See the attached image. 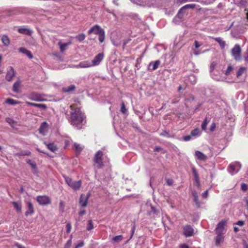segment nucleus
I'll use <instances>...</instances> for the list:
<instances>
[{
  "label": "nucleus",
  "mask_w": 248,
  "mask_h": 248,
  "mask_svg": "<svg viewBox=\"0 0 248 248\" xmlns=\"http://www.w3.org/2000/svg\"><path fill=\"white\" fill-rule=\"evenodd\" d=\"M70 110L65 113L66 117L70 124L73 126H77L81 124L84 119L80 108L77 104H73L70 106Z\"/></svg>",
  "instance_id": "1"
},
{
  "label": "nucleus",
  "mask_w": 248,
  "mask_h": 248,
  "mask_svg": "<svg viewBox=\"0 0 248 248\" xmlns=\"http://www.w3.org/2000/svg\"><path fill=\"white\" fill-rule=\"evenodd\" d=\"M66 183L72 188L77 190L80 188L82 182L80 180L73 181L72 179L69 177L63 176Z\"/></svg>",
  "instance_id": "2"
},
{
  "label": "nucleus",
  "mask_w": 248,
  "mask_h": 248,
  "mask_svg": "<svg viewBox=\"0 0 248 248\" xmlns=\"http://www.w3.org/2000/svg\"><path fill=\"white\" fill-rule=\"evenodd\" d=\"M103 157V153L101 151H97L94 155L93 160L98 169H102L104 166Z\"/></svg>",
  "instance_id": "3"
},
{
  "label": "nucleus",
  "mask_w": 248,
  "mask_h": 248,
  "mask_svg": "<svg viewBox=\"0 0 248 248\" xmlns=\"http://www.w3.org/2000/svg\"><path fill=\"white\" fill-rule=\"evenodd\" d=\"M241 48L239 45H235L231 50V54L234 59L236 61L241 60Z\"/></svg>",
  "instance_id": "4"
},
{
  "label": "nucleus",
  "mask_w": 248,
  "mask_h": 248,
  "mask_svg": "<svg viewBox=\"0 0 248 248\" xmlns=\"http://www.w3.org/2000/svg\"><path fill=\"white\" fill-rule=\"evenodd\" d=\"M36 201L40 205H48L51 203V199L47 196H38L36 197Z\"/></svg>",
  "instance_id": "5"
},
{
  "label": "nucleus",
  "mask_w": 248,
  "mask_h": 248,
  "mask_svg": "<svg viewBox=\"0 0 248 248\" xmlns=\"http://www.w3.org/2000/svg\"><path fill=\"white\" fill-rule=\"evenodd\" d=\"M90 195V194L89 193H88L87 195L84 194H81L79 200V203L82 207L84 208L87 206Z\"/></svg>",
  "instance_id": "6"
},
{
  "label": "nucleus",
  "mask_w": 248,
  "mask_h": 248,
  "mask_svg": "<svg viewBox=\"0 0 248 248\" xmlns=\"http://www.w3.org/2000/svg\"><path fill=\"white\" fill-rule=\"evenodd\" d=\"M195 5L194 4H186L184 6H183L179 11L178 13L177 14L179 18H182L184 16V15L186 13V10L188 8L193 9L195 8Z\"/></svg>",
  "instance_id": "7"
},
{
  "label": "nucleus",
  "mask_w": 248,
  "mask_h": 248,
  "mask_svg": "<svg viewBox=\"0 0 248 248\" xmlns=\"http://www.w3.org/2000/svg\"><path fill=\"white\" fill-rule=\"evenodd\" d=\"M183 234L186 237H190L194 234V230L189 225H186L183 227Z\"/></svg>",
  "instance_id": "8"
},
{
  "label": "nucleus",
  "mask_w": 248,
  "mask_h": 248,
  "mask_svg": "<svg viewBox=\"0 0 248 248\" xmlns=\"http://www.w3.org/2000/svg\"><path fill=\"white\" fill-rule=\"evenodd\" d=\"M104 30L101 29V27L98 25H95L93 26L88 31V34L90 35L92 33H93L94 34H99L102 31H103Z\"/></svg>",
  "instance_id": "9"
},
{
  "label": "nucleus",
  "mask_w": 248,
  "mask_h": 248,
  "mask_svg": "<svg viewBox=\"0 0 248 248\" xmlns=\"http://www.w3.org/2000/svg\"><path fill=\"white\" fill-rule=\"evenodd\" d=\"M16 73L12 67H10L6 74L5 78L8 81H11L15 76Z\"/></svg>",
  "instance_id": "10"
},
{
  "label": "nucleus",
  "mask_w": 248,
  "mask_h": 248,
  "mask_svg": "<svg viewBox=\"0 0 248 248\" xmlns=\"http://www.w3.org/2000/svg\"><path fill=\"white\" fill-rule=\"evenodd\" d=\"M104 54L102 53H99L94 58L92 61V65L93 66L98 65L104 59Z\"/></svg>",
  "instance_id": "11"
},
{
  "label": "nucleus",
  "mask_w": 248,
  "mask_h": 248,
  "mask_svg": "<svg viewBox=\"0 0 248 248\" xmlns=\"http://www.w3.org/2000/svg\"><path fill=\"white\" fill-rule=\"evenodd\" d=\"M30 99L35 101H44L46 100L41 94L37 93L31 94Z\"/></svg>",
  "instance_id": "12"
},
{
  "label": "nucleus",
  "mask_w": 248,
  "mask_h": 248,
  "mask_svg": "<svg viewBox=\"0 0 248 248\" xmlns=\"http://www.w3.org/2000/svg\"><path fill=\"white\" fill-rule=\"evenodd\" d=\"M48 130V124L46 122L42 123L39 128V132L43 135L46 134Z\"/></svg>",
  "instance_id": "13"
},
{
  "label": "nucleus",
  "mask_w": 248,
  "mask_h": 248,
  "mask_svg": "<svg viewBox=\"0 0 248 248\" xmlns=\"http://www.w3.org/2000/svg\"><path fill=\"white\" fill-rule=\"evenodd\" d=\"M226 223V221L222 220L217 224L216 229L217 233H222Z\"/></svg>",
  "instance_id": "14"
},
{
  "label": "nucleus",
  "mask_w": 248,
  "mask_h": 248,
  "mask_svg": "<svg viewBox=\"0 0 248 248\" xmlns=\"http://www.w3.org/2000/svg\"><path fill=\"white\" fill-rule=\"evenodd\" d=\"M160 63L161 62L159 60H156L155 62H151L149 64L148 68L150 69L151 71L155 70L158 68Z\"/></svg>",
  "instance_id": "15"
},
{
  "label": "nucleus",
  "mask_w": 248,
  "mask_h": 248,
  "mask_svg": "<svg viewBox=\"0 0 248 248\" xmlns=\"http://www.w3.org/2000/svg\"><path fill=\"white\" fill-rule=\"evenodd\" d=\"M18 32L20 33L28 35H31L32 33L31 30L24 27L19 28L18 29Z\"/></svg>",
  "instance_id": "16"
},
{
  "label": "nucleus",
  "mask_w": 248,
  "mask_h": 248,
  "mask_svg": "<svg viewBox=\"0 0 248 248\" xmlns=\"http://www.w3.org/2000/svg\"><path fill=\"white\" fill-rule=\"evenodd\" d=\"M27 205L28 210L25 213L26 216L31 215L34 213V208L32 203L31 202H28Z\"/></svg>",
  "instance_id": "17"
},
{
  "label": "nucleus",
  "mask_w": 248,
  "mask_h": 248,
  "mask_svg": "<svg viewBox=\"0 0 248 248\" xmlns=\"http://www.w3.org/2000/svg\"><path fill=\"white\" fill-rule=\"evenodd\" d=\"M93 66L92 63H91L90 62L88 61L81 62L79 63V64L77 65V67L80 68H87Z\"/></svg>",
  "instance_id": "18"
},
{
  "label": "nucleus",
  "mask_w": 248,
  "mask_h": 248,
  "mask_svg": "<svg viewBox=\"0 0 248 248\" xmlns=\"http://www.w3.org/2000/svg\"><path fill=\"white\" fill-rule=\"evenodd\" d=\"M19 51L20 52L26 55L30 59H32L33 55L31 54V52L27 50L25 48L22 47H20L19 49Z\"/></svg>",
  "instance_id": "19"
},
{
  "label": "nucleus",
  "mask_w": 248,
  "mask_h": 248,
  "mask_svg": "<svg viewBox=\"0 0 248 248\" xmlns=\"http://www.w3.org/2000/svg\"><path fill=\"white\" fill-rule=\"evenodd\" d=\"M195 156L200 160L205 161L207 159V156L201 151H197L195 152Z\"/></svg>",
  "instance_id": "20"
},
{
  "label": "nucleus",
  "mask_w": 248,
  "mask_h": 248,
  "mask_svg": "<svg viewBox=\"0 0 248 248\" xmlns=\"http://www.w3.org/2000/svg\"><path fill=\"white\" fill-rule=\"evenodd\" d=\"M44 143L46 145L48 149H49L50 151H52V152H55L58 149L57 146L53 143H50L47 144L45 142H44Z\"/></svg>",
  "instance_id": "21"
},
{
  "label": "nucleus",
  "mask_w": 248,
  "mask_h": 248,
  "mask_svg": "<svg viewBox=\"0 0 248 248\" xmlns=\"http://www.w3.org/2000/svg\"><path fill=\"white\" fill-rule=\"evenodd\" d=\"M21 86V83L19 80L16 81L13 85V91L14 92L18 93L20 92V88Z\"/></svg>",
  "instance_id": "22"
},
{
  "label": "nucleus",
  "mask_w": 248,
  "mask_h": 248,
  "mask_svg": "<svg viewBox=\"0 0 248 248\" xmlns=\"http://www.w3.org/2000/svg\"><path fill=\"white\" fill-rule=\"evenodd\" d=\"M213 38L219 44L220 47L222 49H223L225 47V46L226 45V43L224 40H222V39L221 38H220V37L213 38Z\"/></svg>",
  "instance_id": "23"
},
{
  "label": "nucleus",
  "mask_w": 248,
  "mask_h": 248,
  "mask_svg": "<svg viewBox=\"0 0 248 248\" xmlns=\"http://www.w3.org/2000/svg\"><path fill=\"white\" fill-rule=\"evenodd\" d=\"M1 41L4 45L8 46L9 45L10 41L9 37L6 35H3L1 37Z\"/></svg>",
  "instance_id": "24"
},
{
  "label": "nucleus",
  "mask_w": 248,
  "mask_h": 248,
  "mask_svg": "<svg viewBox=\"0 0 248 248\" xmlns=\"http://www.w3.org/2000/svg\"><path fill=\"white\" fill-rule=\"evenodd\" d=\"M75 89H76V86L75 85H70V86H69L68 87L62 88V91L64 93H69L70 92L75 90Z\"/></svg>",
  "instance_id": "25"
},
{
  "label": "nucleus",
  "mask_w": 248,
  "mask_h": 248,
  "mask_svg": "<svg viewBox=\"0 0 248 248\" xmlns=\"http://www.w3.org/2000/svg\"><path fill=\"white\" fill-rule=\"evenodd\" d=\"M239 167V165L238 164H236V165H232V164H230L229 165V169H230V172L233 174H234V173H236L238 170H236V169L237 168H238Z\"/></svg>",
  "instance_id": "26"
},
{
  "label": "nucleus",
  "mask_w": 248,
  "mask_h": 248,
  "mask_svg": "<svg viewBox=\"0 0 248 248\" xmlns=\"http://www.w3.org/2000/svg\"><path fill=\"white\" fill-rule=\"evenodd\" d=\"M215 239L216 245H219L223 239L222 233H217V235L216 236Z\"/></svg>",
  "instance_id": "27"
},
{
  "label": "nucleus",
  "mask_w": 248,
  "mask_h": 248,
  "mask_svg": "<svg viewBox=\"0 0 248 248\" xmlns=\"http://www.w3.org/2000/svg\"><path fill=\"white\" fill-rule=\"evenodd\" d=\"M70 44L71 43L62 44L61 43V42H59L58 43V45L60 46V51L61 52H63L65 50L66 47Z\"/></svg>",
  "instance_id": "28"
},
{
  "label": "nucleus",
  "mask_w": 248,
  "mask_h": 248,
  "mask_svg": "<svg viewBox=\"0 0 248 248\" xmlns=\"http://www.w3.org/2000/svg\"><path fill=\"white\" fill-rule=\"evenodd\" d=\"M98 35V39L100 43H103L105 41V32L104 30L102 31Z\"/></svg>",
  "instance_id": "29"
},
{
  "label": "nucleus",
  "mask_w": 248,
  "mask_h": 248,
  "mask_svg": "<svg viewBox=\"0 0 248 248\" xmlns=\"http://www.w3.org/2000/svg\"><path fill=\"white\" fill-rule=\"evenodd\" d=\"M246 70L245 67H241L236 73V77L239 78Z\"/></svg>",
  "instance_id": "30"
},
{
  "label": "nucleus",
  "mask_w": 248,
  "mask_h": 248,
  "mask_svg": "<svg viewBox=\"0 0 248 248\" xmlns=\"http://www.w3.org/2000/svg\"><path fill=\"white\" fill-rule=\"evenodd\" d=\"M13 205L17 212L21 211L22 206L20 203L16 202H13Z\"/></svg>",
  "instance_id": "31"
},
{
  "label": "nucleus",
  "mask_w": 248,
  "mask_h": 248,
  "mask_svg": "<svg viewBox=\"0 0 248 248\" xmlns=\"http://www.w3.org/2000/svg\"><path fill=\"white\" fill-rule=\"evenodd\" d=\"M192 196L193 197L194 201L196 203V204L197 205L199 206L200 202L198 201V196L197 193L196 192V191H192Z\"/></svg>",
  "instance_id": "32"
},
{
  "label": "nucleus",
  "mask_w": 248,
  "mask_h": 248,
  "mask_svg": "<svg viewBox=\"0 0 248 248\" xmlns=\"http://www.w3.org/2000/svg\"><path fill=\"white\" fill-rule=\"evenodd\" d=\"M5 102L10 105H16L19 103V102L18 101L15 100L12 98H8L6 99Z\"/></svg>",
  "instance_id": "33"
},
{
  "label": "nucleus",
  "mask_w": 248,
  "mask_h": 248,
  "mask_svg": "<svg viewBox=\"0 0 248 248\" xmlns=\"http://www.w3.org/2000/svg\"><path fill=\"white\" fill-rule=\"evenodd\" d=\"M86 36L84 33H80L76 36V38L79 41L81 42L85 39Z\"/></svg>",
  "instance_id": "34"
},
{
  "label": "nucleus",
  "mask_w": 248,
  "mask_h": 248,
  "mask_svg": "<svg viewBox=\"0 0 248 248\" xmlns=\"http://www.w3.org/2000/svg\"><path fill=\"white\" fill-rule=\"evenodd\" d=\"M233 69V68L231 64H230L228 65L227 69H226V70L225 71V72L224 73L227 76L229 75L230 74V73L231 72H232Z\"/></svg>",
  "instance_id": "35"
},
{
  "label": "nucleus",
  "mask_w": 248,
  "mask_h": 248,
  "mask_svg": "<svg viewBox=\"0 0 248 248\" xmlns=\"http://www.w3.org/2000/svg\"><path fill=\"white\" fill-rule=\"evenodd\" d=\"M64 208H65V202L62 201H61L60 202V203H59L60 211L61 212H63L64 210Z\"/></svg>",
  "instance_id": "36"
},
{
  "label": "nucleus",
  "mask_w": 248,
  "mask_h": 248,
  "mask_svg": "<svg viewBox=\"0 0 248 248\" xmlns=\"http://www.w3.org/2000/svg\"><path fill=\"white\" fill-rule=\"evenodd\" d=\"M93 228V225L92 220H89L88 221L87 230L91 231Z\"/></svg>",
  "instance_id": "37"
},
{
  "label": "nucleus",
  "mask_w": 248,
  "mask_h": 248,
  "mask_svg": "<svg viewBox=\"0 0 248 248\" xmlns=\"http://www.w3.org/2000/svg\"><path fill=\"white\" fill-rule=\"evenodd\" d=\"M121 111L124 114H126L127 111L124 102L121 105Z\"/></svg>",
  "instance_id": "38"
},
{
  "label": "nucleus",
  "mask_w": 248,
  "mask_h": 248,
  "mask_svg": "<svg viewBox=\"0 0 248 248\" xmlns=\"http://www.w3.org/2000/svg\"><path fill=\"white\" fill-rule=\"evenodd\" d=\"M123 238V236L122 235H119L115 236L113 238V240L114 242H119L122 240Z\"/></svg>",
  "instance_id": "39"
},
{
  "label": "nucleus",
  "mask_w": 248,
  "mask_h": 248,
  "mask_svg": "<svg viewBox=\"0 0 248 248\" xmlns=\"http://www.w3.org/2000/svg\"><path fill=\"white\" fill-rule=\"evenodd\" d=\"M199 133V129L198 128H196L191 131L190 135L191 136H195L198 135Z\"/></svg>",
  "instance_id": "40"
},
{
  "label": "nucleus",
  "mask_w": 248,
  "mask_h": 248,
  "mask_svg": "<svg viewBox=\"0 0 248 248\" xmlns=\"http://www.w3.org/2000/svg\"><path fill=\"white\" fill-rule=\"evenodd\" d=\"M247 3L248 1L247 0H240L237 4L238 6L242 7L245 6Z\"/></svg>",
  "instance_id": "41"
},
{
  "label": "nucleus",
  "mask_w": 248,
  "mask_h": 248,
  "mask_svg": "<svg viewBox=\"0 0 248 248\" xmlns=\"http://www.w3.org/2000/svg\"><path fill=\"white\" fill-rule=\"evenodd\" d=\"M74 147L76 150L78 152H80L82 150V148L81 147V146L79 144L76 143H74Z\"/></svg>",
  "instance_id": "42"
},
{
  "label": "nucleus",
  "mask_w": 248,
  "mask_h": 248,
  "mask_svg": "<svg viewBox=\"0 0 248 248\" xmlns=\"http://www.w3.org/2000/svg\"><path fill=\"white\" fill-rule=\"evenodd\" d=\"M71 228H72V226H71V223L70 222L67 223L66 225V232L67 233H69L70 232Z\"/></svg>",
  "instance_id": "43"
},
{
  "label": "nucleus",
  "mask_w": 248,
  "mask_h": 248,
  "mask_svg": "<svg viewBox=\"0 0 248 248\" xmlns=\"http://www.w3.org/2000/svg\"><path fill=\"white\" fill-rule=\"evenodd\" d=\"M207 124V118H206L203 121V122H202V130H205L206 129Z\"/></svg>",
  "instance_id": "44"
},
{
  "label": "nucleus",
  "mask_w": 248,
  "mask_h": 248,
  "mask_svg": "<svg viewBox=\"0 0 248 248\" xmlns=\"http://www.w3.org/2000/svg\"><path fill=\"white\" fill-rule=\"evenodd\" d=\"M72 245L71 238L67 241L64 245V248H70Z\"/></svg>",
  "instance_id": "45"
},
{
  "label": "nucleus",
  "mask_w": 248,
  "mask_h": 248,
  "mask_svg": "<svg viewBox=\"0 0 248 248\" xmlns=\"http://www.w3.org/2000/svg\"><path fill=\"white\" fill-rule=\"evenodd\" d=\"M192 170L194 178L199 177L198 172L195 167H193L192 168Z\"/></svg>",
  "instance_id": "46"
},
{
  "label": "nucleus",
  "mask_w": 248,
  "mask_h": 248,
  "mask_svg": "<svg viewBox=\"0 0 248 248\" xmlns=\"http://www.w3.org/2000/svg\"><path fill=\"white\" fill-rule=\"evenodd\" d=\"M194 100V98L193 97H192L190 98H188V99H186L185 100V104L188 107V105H189V103L191 101H193Z\"/></svg>",
  "instance_id": "47"
},
{
  "label": "nucleus",
  "mask_w": 248,
  "mask_h": 248,
  "mask_svg": "<svg viewBox=\"0 0 248 248\" xmlns=\"http://www.w3.org/2000/svg\"><path fill=\"white\" fill-rule=\"evenodd\" d=\"M241 188L243 191H245L248 189V186L246 184L242 183L241 186Z\"/></svg>",
  "instance_id": "48"
},
{
  "label": "nucleus",
  "mask_w": 248,
  "mask_h": 248,
  "mask_svg": "<svg viewBox=\"0 0 248 248\" xmlns=\"http://www.w3.org/2000/svg\"><path fill=\"white\" fill-rule=\"evenodd\" d=\"M244 58L246 62H248V47H247L246 52L244 53Z\"/></svg>",
  "instance_id": "49"
},
{
  "label": "nucleus",
  "mask_w": 248,
  "mask_h": 248,
  "mask_svg": "<svg viewBox=\"0 0 248 248\" xmlns=\"http://www.w3.org/2000/svg\"><path fill=\"white\" fill-rule=\"evenodd\" d=\"M160 136H164V137H170V134L167 131H163L161 134Z\"/></svg>",
  "instance_id": "50"
},
{
  "label": "nucleus",
  "mask_w": 248,
  "mask_h": 248,
  "mask_svg": "<svg viewBox=\"0 0 248 248\" xmlns=\"http://www.w3.org/2000/svg\"><path fill=\"white\" fill-rule=\"evenodd\" d=\"M26 104L28 106H32L36 107L37 108L38 107V105H39V104L31 103V102H28V101H26Z\"/></svg>",
  "instance_id": "51"
},
{
  "label": "nucleus",
  "mask_w": 248,
  "mask_h": 248,
  "mask_svg": "<svg viewBox=\"0 0 248 248\" xmlns=\"http://www.w3.org/2000/svg\"><path fill=\"white\" fill-rule=\"evenodd\" d=\"M5 121L7 123L10 124H12L14 123V120L10 118H6Z\"/></svg>",
  "instance_id": "52"
},
{
  "label": "nucleus",
  "mask_w": 248,
  "mask_h": 248,
  "mask_svg": "<svg viewBox=\"0 0 248 248\" xmlns=\"http://www.w3.org/2000/svg\"><path fill=\"white\" fill-rule=\"evenodd\" d=\"M166 183L168 186H171L173 184V181L171 179H168L166 180Z\"/></svg>",
  "instance_id": "53"
},
{
  "label": "nucleus",
  "mask_w": 248,
  "mask_h": 248,
  "mask_svg": "<svg viewBox=\"0 0 248 248\" xmlns=\"http://www.w3.org/2000/svg\"><path fill=\"white\" fill-rule=\"evenodd\" d=\"M191 135H187V136H185L183 137V140L185 141H189L191 140Z\"/></svg>",
  "instance_id": "54"
},
{
  "label": "nucleus",
  "mask_w": 248,
  "mask_h": 248,
  "mask_svg": "<svg viewBox=\"0 0 248 248\" xmlns=\"http://www.w3.org/2000/svg\"><path fill=\"white\" fill-rule=\"evenodd\" d=\"M202 44H200L197 40L195 41L194 46L196 49L202 46Z\"/></svg>",
  "instance_id": "55"
},
{
  "label": "nucleus",
  "mask_w": 248,
  "mask_h": 248,
  "mask_svg": "<svg viewBox=\"0 0 248 248\" xmlns=\"http://www.w3.org/2000/svg\"><path fill=\"white\" fill-rule=\"evenodd\" d=\"M38 108H42L43 109H46L47 107L46 105L45 104H39Z\"/></svg>",
  "instance_id": "56"
},
{
  "label": "nucleus",
  "mask_w": 248,
  "mask_h": 248,
  "mask_svg": "<svg viewBox=\"0 0 248 248\" xmlns=\"http://www.w3.org/2000/svg\"><path fill=\"white\" fill-rule=\"evenodd\" d=\"M83 245H84V243L83 242H80V243H79L78 244L76 245L75 248H79L83 247Z\"/></svg>",
  "instance_id": "57"
},
{
  "label": "nucleus",
  "mask_w": 248,
  "mask_h": 248,
  "mask_svg": "<svg viewBox=\"0 0 248 248\" xmlns=\"http://www.w3.org/2000/svg\"><path fill=\"white\" fill-rule=\"evenodd\" d=\"M208 195V190H206L202 194V196L204 198H206L207 197Z\"/></svg>",
  "instance_id": "58"
},
{
  "label": "nucleus",
  "mask_w": 248,
  "mask_h": 248,
  "mask_svg": "<svg viewBox=\"0 0 248 248\" xmlns=\"http://www.w3.org/2000/svg\"><path fill=\"white\" fill-rule=\"evenodd\" d=\"M135 229H136V225L135 224H134L132 228V230H131V238L133 236V235H134V233L135 232Z\"/></svg>",
  "instance_id": "59"
},
{
  "label": "nucleus",
  "mask_w": 248,
  "mask_h": 248,
  "mask_svg": "<svg viewBox=\"0 0 248 248\" xmlns=\"http://www.w3.org/2000/svg\"><path fill=\"white\" fill-rule=\"evenodd\" d=\"M236 224L239 225V226H243L244 225V221H242V220H239V221H238L236 223Z\"/></svg>",
  "instance_id": "60"
},
{
  "label": "nucleus",
  "mask_w": 248,
  "mask_h": 248,
  "mask_svg": "<svg viewBox=\"0 0 248 248\" xmlns=\"http://www.w3.org/2000/svg\"><path fill=\"white\" fill-rule=\"evenodd\" d=\"M194 179L196 183H197V186H199L200 185L199 177H196L194 178Z\"/></svg>",
  "instance_id": "61"
},
{
  "label": "nucleus",
  "mask_w": 248,
  "mask_h": 248,
  "mask_svg": "<svg viewBox=\"0 0 248 248\" xmlns=\"http://www.w3.org/2000/svg\"><path fill=\"white\" fill-rule=\"evenodd\" d=\"M162 150V148L161 147H159V146H156L154 149V151L155 152H159L161 150Z\"/></svg>",
  "instance_id": "62"
},
{
  "label": "nucleus",
  "mask_w": 248,
  "mask_h": 248,
  "mask_svg": "<svg viewBox=\"0 0 248 248\" xmlns=\"http://www.w3.org/2000/svg\"><path fill=\"white\" fill-rule=\"evenodd\" d=\"M31 152H30V151H27V152H26V153H22L21 155H31Z\"/></svg>",
  "instance_id": "63"
},
{
  "label": "nucleus",
  "mask_w": 248,
  "mask_h": 248,
  "mask_svg": "<svg viewBox=\"0 0 248 248\" xmlns=\"http://www.w3.org/2000/svg\"><path fill=\"white\" fill-rule=\"evenodd\" d=\"M180 248H189V247L186 244H183L181 246Z\"/></svg>",
  "instance_id": "64"
}]
</instances>
